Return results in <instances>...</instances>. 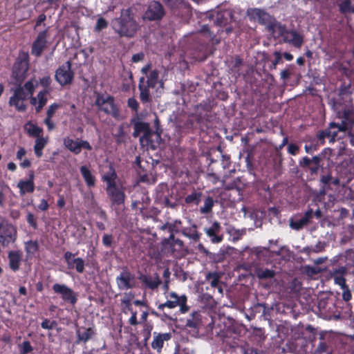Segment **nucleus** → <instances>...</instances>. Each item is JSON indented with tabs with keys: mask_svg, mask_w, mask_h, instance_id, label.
Segmentation results:
<instances>
[{
	"mask_svg": "<svg viewBox=\"0 0 354 354\" xmlns=\"http://www.w3.org/2000/svg\"><path fill=\"white\" fill-rule=\"evenodd\" d=\"M241 329L231 326L223 334V342L227 350L234 354H257V350L250 347L245 342L239 338Z\"/></svg>",
	"mask_w": 354,
	"mask_h": 354,
	"instance_id": "2",
	"label": "nucleus"
},
{
	"mask_svg": "<svg viewBox=\"0 0 354 354\" xmlns=\"http://www.w3.org/2000/svg\"><path fill=\"white\" fill-rule=\"evenodd\" d=\"M282 40L284 43L290 44L297 48H301L304 43L303 37L294 30L286 29L282 37Z\"/></svg>",
	"mask_w": 354,
	"mask_h": 354,
	"instance_id": "20",
	"label": "nucleus"
},
{
	"mask_svg": "<svg viewBox=\"0 0 354 354\" xmlns=\"http://www.w3.org/2000/svg\"><path fill=\"white\" fill-rule=\"evenodd\" d=\"M182 225L180 220H174L173 222H166L165 224L159 227V230H167L169 233L167 238H165L161 241L163 249L171 252L173 254L176 252H181L184 248V243L179 239H176L174 234L180 232V229Z\"/></svg>",
	"mask_w": 354,
	"mask_h": 354,
	"instance_id": "3",
	"label": "nucleus"
},
{
	"mask_svg": "<svg viewBox=\"0 0 354 354\" xmlns=\"http://www.w3.org/2000/svg\"><path fill=\"white\" fill-rule=\"evenodd\" d=\"M48 28L39 32L31 47V54L36 57L41 55L47 47Z\"/></svg>",
	"mask_w": 354,
	"mask_h": 354,
	"instance_id": "14",
	"label": "nucleus"
},
{
	"mask_svg": "<svg viewBox=\"0 0 354 354\" xmlns=\"http://www.w3.org/2000/svg\"><path fill=\"white\" fill-rule=\"evenodd\" d=\"M64 145L67 149L75 155L80 153L82 148L88 151L92 150V147L87 140L77 141L66 137L64 138Z\"/></svg>",
	"mask_w": 354,
	"mask_h": 354,
	"instance_id": "16",
	"label": "nucleus"
},
{
	"mask_svg": "<svg viewBox=\"0 0 354 354\" xmlns=\"http://www.w3.org/2000/svg\"><path fill=\"white\" fill-rule=\"evenodd\" d=\"M55 293L60 295L62 299L70 304L74 306L77 301V295L74 290L65 284L55 283L53 286Z\"/></svg>",
	"mask_w": 354,
	"mask_h": 354,
	"instance_id": "12",
	"label": "nucleus"
},
{
	"mask_svg": "<svg viewBox=\"0 0 354 354\" xmlns=\"http://www.w3.org/2000/svg\"><path fill=\"white\" fill-rule=\"evenodd\" d=\"M330 126L331 127L337 128V131H340L341 132H344L347 131L352 125L349 124L347 121L343 120L340 124H337L336 122H332L330 123Z\"/></svg>",
	"mask_w": 354,
	"mask_h": 354,
	"instance_id": "54",
	"label": "nucleus"
},
{
	"mask_svg": "<svg viewBox=\"0 0 354 354\" xmlns=\"http://www.w3.org/2000/svg\"><path fill=\"white\" fill-rule=\"evenodd\" d=\"M17 238L16 227L5 218L0 216V243L8 247L14 243Z\"/></svg>",
	"mask_w": 354,
	"mask_h": 354,
	"instance_id": "4",
	"label": "nucleus"
},
{
	"mask_svg": "<svg viewBox=\"0 0 354 354\" xmlns=\"http://www.w3.org/2000/svg\"><path fill=\"white\" fill-rule=\"evenodd\" d=\"M28 95L26 93L24 88L19 86L15 90L12 96L24 101Z\"/></svg>",
	"mask_w": 354,
	"mask_h": 354,
	"instance_id": "56",
	"label": "nucleus"
},
{
	"mask_svg": "<svg viewBox=\"0 0 354 354\" xmlns=\"http://www.w3.org/2000/svg\"><path fill=\"white\" fill-rule=\"evenodd\" d=\"M95 104L104 113L111 114L114 118L120 115V111L115 104L114 97L111 95L104 97L103 95H99L96 98Z\"/></svg>",
	"mask_w": 354,
	"mask_h": 354,
	"instance_id": "8",
	"label": "nucleus"
},
{
	"mask_svg": "<svg viewBox=\"0 0 354 354\" xmlns=\"http://www.w3.org/2000/svg\"><path fill=\"white\" fill-rule=\"evenodd\" d=\"M254 274L259 280L262 281L274 278L276 275V272L267 268L257 267L254 270Z\"/></svg>",
	"mask_w": 354,
	"mask_h": 354,
	"instance_id": "34",
	"label": "nucleus"
},
{
	"mask_svg": "<svg viewBox=\"0 0 354 354\" xmlns=\"http://www.w3.org/2000/svg\"><path fill=\"white\" fill-rule=\"evenodd\" d=\"M320 188L319 194L321 196L326 194L329 190H333L332 186L338 187L340 184V180L337 177H333L331 172H328L326 174H323L319 180Z\"/></svg>",
	"mask_w": 354,
	"mask_h": 354,
	"instance_id": "15",
	"label": "nucleus"
},
{
	"mask_svg": "<svg viewBox=\"0 0 354 354\" xmlns=\"http://www.w3.org/2000/svg\"><path fill=\"white\" fill-rule=\"evenodd\" d=\"M330 352L331 350L329 347V341L321 336L319 343L314 351V354H330Z\"/></svg>",
	"mask_w": 354,
	"mask_h": 354,
	"instance_id": "41",
	"label": "nucleus"
},
{
	"mask_svg": "<svg viewBox=\"0 0 354 354\" xmlns=\"http://www.w3.org/2000/svg\"><path fill=\"white\" fill-rule=\"evenodd\" d=\"M59 107L60 105L57 103H53L50 105L46 112V117L53 118L57 109Z\"/></svg>",
	"mask_w": 354,
	"mask_h": 354,
	"instance_id": "63",
	"label": "nucleus"
},
{
	"mask_svg": "<svg viewBox=\"0 0 354 354\" xmlns=\"http://www.w3.org/2000/svg\"><path fill=\"white\" fill-rule=\"evenodd\" d=\"M108 26L107 21L103 17H100L97 20L95 30L97 32L106 28Z\"/></svg>",
	"mask_w": 354,
	"mask_h": 354,
	"instance_id": "59",
	"label": "nucleus"
},
{
	"mask_svg": "<svg viewBox=\"0 0 354 354\" xmlns=\"http://www.w3.org/2000/svg\"><path fill=\"white\" fill-rule=\"evenodd\" d=\"M167 300L166 302L160 304L158 306V309L163 310L165 308L170 309L180 306V310L182 313H187L189 307L187 305V298L186 295H183L178 296L175 292H171L167 297Z\"/></svg>",
	"mask_w": 354,
	"mask_h": 354,
	"instance_id": "5",
	"label": "nucleus"
},
{
	"mask_svg": "<svg viewBox=\"0 0 354 354\" xmlns=\"http://www.w3.org/2000/svg\"><path fill=\"white\" fill-rule=\"evenodd\" d=\"M147 77V84L153 88L156 87L158 82L159 71L156 69L150 71Z\"/></svg>",
	"mask_w": 354,
	"mask_h": 354,
	"instance_id": "45",
	"label": "nucleus"
},
{
	"mask_svg": "<svg viewBox=\"0 0 354 354\" xmlns=\"http://www.w3.org/2000/svg\"><path fill=\"white\" fill-rule=\"evenodd\" d=\"M165 15L163 6L158 1H151L149 3L142 19L145 21H160Z\"/></svg>",
	"mask_w": 354,
	"mask_h": 354,
	"instance_id": "9",
	"label": "nucleus"
},
{
	"mask_svg": "<svg viewBox=\"0 0 354 354\" xmlns=\"http://www.w3.org/2000/svg\"><path fill=\"white\" fill-rule=\"evenodd\" d=\"M214 206V200L212 197L207 196L203 206L201 207L200 212L202 214H208L212 212Z\"/></svg>",
	"mask_w": 354,
	"mask_h": 354,
	"instance_id": "47",
	"label": "nucleus"
},
{
	"mask_svg": "<svg viewBox=\"0 0 354 354\" xmlns=\"http://www.w3.org/2000/svg\"><path fill=\"white\" fill-rule=\"evenodd\" d=\"M286 29V25L277 21L275 18L274 19V21H272L267 28L268 31L270 32L275 39L282 38Z\"/></svg>",
	"mask_w": 354,
	"mask_h": 354,
	"instance_id": "30",
	"label": "nucleus"
},
{
	"mask_svg": "<svg viewBox=\"0 0 354 354\" xmlns=\"http://www.w3.org/2000/svg\"><path fill=\"white\" fill-rule=\"evenodd\" d=\"M113 136L115 138V142L117 143V145H121L122 143L125 142L126 133L124 132L123 126L121 125L118 128L117 131L113 135Z\"/></svg>",
	"mask_w": 354,
	"mask_h": 354,
	"instance_id": "50",
	"label": "nucleus"
},
{
	"mask_svg": "<svg viewBox=\"0 0 354 354\" xmlns=\"http://www.w3.org/2000/svg\"><path fill=\"white\" fill-rule=\"evenodd\" d=\"M106 191L112 205H121L124 203L126 195L122 188L116 185L114 187L106 189Z\"/></svg>",
	"mask_w": 354,
	"mask_h": 354,
	"instance_id": "21",
	"label": "nucleus"
},
{
	"mask_svg": "<svg viewBox=\"0 0 354 354\" xmlns=\"http://www.w3.org/2000/svg\"><path fill=\"white\" fill-rule=\"evenodd\" d=\"M71 62L68 60L56 70L55 78L61 86L72 83L75 73L71 69Z\"/></svg>",
	"mask_w": 354,
	"mask_h": 354,
	"instance_id": "7",
	"label": "nucleus"
},
{
	"mask_svg": "<svg viewBox=\"0 0 354 354\" xmlns=\"http://www.w3.org/2000/svg\"><path fill=\"white\" fill-rule=\"evenodd\" d=\"M20 354H28L33 351V348L29 341L26 340L19 346Z\"/></svg>",
	"mask_w": 354,
	"mask_h": 354,
	"instance_id": "55",
	"label": "nucleus"
},
{
	"mask_svg": "<svg viewBox=\"0 0 354 354\" xmlns=\"http://www.w3.org/2000/svg\"><path fill=\"white\" fill-rule=\"evenodd\" d=\"M113 237L112 234H104L102 236V244L106 248H111L113 245Z\"/></svg>",
	"mask_w": 354,
	"mask_h": 354,
	"instance_id": "60",
	"label": "nucleus"
},
{
	"mask_svg": "<svg viewBox=\"0 0 354 354\" xmlns=\"http://www.w3.org/2000/svg\"><path fill=\"white\" fill-rule=\"evenodd\" d=\"M28 61V54H24L23 56L19 57L15 61L13 66L12 74L17 82H21L26 77L29 66Z\"/></svg>",
	"mask_w": 354,
	"mask_h": 354,
	"instance_id": "11",
	"label": "nucleus"
},
{
	"mask_svg": "<svg viewBox=\"0 0 354 354\" xmlns=\"http://www.w3.org/2000/svg\"><path fill=\"white\" fill-rule=\"evenodd\" d=\"M180 233L193 243L198 242L201 236V234L197 230V226L196 224H193L190 227H183L181 230Z\"/></svg>",
	"mask_w": 354,
	"mask_h": 354,
	"instance_id": "31",
	"label": "nucleus"
},
{
	"mask_svg": "<svg viewBox=\"0 0 354 354\" xmlns=\"http://www.w3.org/2000/svg\"><path fill=\"white\" fill-rule=\"evenodd\" d=\"M75 254L67 251L64 254V261L67 268L70 270L75 269L77 272L83 273L84 271V261L80 257L75 258Z\"/></svg>",
	"mask_w": 354,
	"mask_h": 354,
	"instance_id": "18",
	"label": "nucleus"
},
{
	"mask_svg": "<svg viewBox=\"0 0 354 354\" xmlns=\"http://www.w3.org/2000/svg\"><path fill=\"white\" fill-rule=\"evenodd\" d=\"M26 221L34 229H37V223L36 218L32 213H31V212L28 213L27 216H26Z\"/></svg>",
	"mask_w": 354,
	"mask_h": 354,
	"instance_id": "62",
	"label": "nucleus"
},
{
	"mask_svg": "<svg viewBox=\"0 0 354 354\" xmlns=\"http://www.w3.org/2000/svg\"><path fill=\"white\" fill-rule=\"evenodd\" d=\"M25 250L27 254H34L38 251L39 245L36 241H28L25 243Z\"/></svg>",
	"mask_w": 354,
	"mask_h": 354,
	"instance_id": "51",
	"label": "nucleus"
},
{
	"mask_svg": "<svg viewBox=\"0 0 354 354\" xmlns=\"http://www.w3.org/2000/svg\"><path fill=\"white\" fill-rule=\"evenodd\" d=\"M94 335V332L91 328H88L84 330V332H81L80 330H77V343L80 342H86L88 341L92 336Z\"/></svg>",
	"mask_w": 354,
	"mask_h": 354,
	"instance_id": "44",
	"label": "nucleus"
},
{
	"mask_svg": "<svg viewBox=\"0 0 354 354\" xmlns=\"http://www.w3.org/2000/svg\"><path fill=\"white\" fill-rule=\"evenodd\" d=\"M115 281L118 289L121 290L134 288L137 285L135 275L127 270L122 271L116 277Z\"/></svg>",
	"mask_w": 354,
	"mask_h": 354,
	"instance_id": "13",
	"label": "nucleus"
},
{
	"mask_svg": "<svg viewBox=\"0 0 354 354\" xmlns=\"http://www.w3.org/2000/svg\"><path fill=\"white\" fill-rule=\"evenodd\" d=\"M35 172L32 170L28 172V178L19 180L17 187L19 189V195L24 196L26 194H32L35 191Z\"/></svg>",
	"mask_w": 354,
	"mask_h": 354,
	"instance_id": "17",
	"label": "nucleus"
},
{
	"mask_svg": "<svg viewBox=\"0 0 354 354\" xmlns=\"http://www.w3.org/2000/svg\"><path fill=\"white\" fill-rule=\"evenodd\" d=\"M57 325V323L56 321L53 320L50 321L48 319L45 318L41 323V327L43 329H47V330H51L56 327Z\"/></svg>",
	"mask_w": 354,
	"mask_h": 354,
	"instance_id": "57",
	"label": "nucleus"
},
{
	"mask_svg": "<svg viewBox=\"0 0 354 354\" xmlns=\"http://www.w3.org/2000/svg\"><path fill=\"white\" fill-rule=\"evenodd\" d=\"M352 94V89L351 84L345 85L343 84L339 88V95L344 96Z\"/></svg>",
	"mask_w": 354,
	"mask_h": 354,
	"instance_id": "64",
	"label": "nucleus"
},
{
	"mask_svg": "<svg viewBox=\"0 0 354 354\" xmlns=\"http://www.w3.org/2000/svg\"><path fill=\"white\" fill-rule=\"evenodd\" d=\"M8 104L10 106H14L19 112H24L27 109L23 100L12 96L10 97Z\"/></svg>",
	"mask_w": 354,
	"mask_h": 354,
	"instance_id": "43",
	"label": "nucleus"
},
{
	"mask_svg": "<svg viewBox=\"0 0 354 354\" xmlns=\"http://www.w3.org/2000/svg\"><path fill=\"white\" fill-rule=\"evenodd\" d=\"M150 133L147 138V142H140L142 146L151 149H156L158 145L160 134L150 129Z\"/></svg>",
	"mask_w": 354,
	"mask_h": 354,
	"instance_id": "36",
	"label": "nucleus"
},
{
	"mask_svg": "<svg viewBox=\"0 0 354 354\" xmlns=\"http://www.w3.org/2000/svg\"><path fill=\"white\" fill-rule=\"evenodd\" d=\"M340 288L342 290V298L345 301H348L352 298V295L349 287L348 285L344 284V286H340Z\"/></svg>",
	"mask_w": 354,
	"mask_h": 354,
	"instance_id": "58",
	"label": "nucleus"
},
{
	"mask_svg": "<svg viewBox=\"0 0 354 354\" xmlns=\"http://www.w3.org/2000/svg\"><path fill=\"white\" fill-rule=\"evenodd\" d=\"M81 174L88 187H93L95 185V178L91 174L90 169L85 165L80 167Z\"/></svg>",
	"mask_w": 354,
	"mask_h": 354,
	"instance_id": "39",
	"label": "nucleus"
},
{
	"mask_svg": "<svg viewBox=\"0 0 354 354\" xmlns=\"http://www.w3.org/2000/svg\"><path fill=\"white\" fill-rule=\"evenodd\" d=\"M150 129L151 128L148 123L140 121H136L134 122L133 125L134 131L133 133V136L134 138H137L140 135L141 133H142L143 135L140 138V142L146 143L149 135L151 134Z\"/></svg>",
	"mask_w": 354,
	"mask_h": 354,
	"instance_id": "23",
	"label": "nucleus"
},
{
	"mask_svg": "<svg viewBox=\"0 0 354 354\" xmlns=\"http://www.w3.org/2000/svg\"><path fill=\"white\" fill-rule=\"evenodd\" d=\"M214 37V35L210 31L207 25L203 26L200 31L195 36L196 39L202 41L201 46L203 49L207 48L209 41L213 42Z\"/></svg>",
	"mask_w": 354,
	"mask_h": 354,
	"instance_id": "26",
	"label": "nucleus"
},
{
	"mask_svg": "<svg viewBox=\"0 0 354 354\" xmlns=\"http://www.w3.org/2000/svg\"><path fill=\"white\" fill-rule=\"evenodd\" d=\"M342 118L349 122L351 125L354 124V110L350 108H345L342 110Z\"/></svg>",
	"mask_w": 354,
	"mask_h": 354,
	"instance_id": "46",
	"label": "nucleus"
},
{
	"mask_svg": "<svg viewBox=\"0 0 354 354\" xmlns=\"http://www.w3.org/2000/svg\"><path fill=\"white\" fill-rule=\"evenodd\" d=\"M118 178L115 169L112 165H109L108 171L102 176V180L106 184V189L115 187Z\"/></svg>",
	"mask_w": 354,
	"mask_h": 354,
	"instance_id": "29",
	"label": "nucleus"
},
{
	"mask_svg": "<svg viewBox=\"0 0 354 354\" xmlns=\"http://www.w3.org/2000/svg\"><path fill=\"white\" fill-rule=\"evenodd\" d=\"M24 128L28 135L30 137L37 138L42 136L43 129L33 124L31 121H28L25 124Z\"/></svg>",
	"mask_w": 354,
	"mask_h": 354,
	"instance_id": "40",
	"label": "nucleus"
},
{
	"mask_svg": "<svg viewBox=\"0 0 354 354\" xmlns=\"http://www.w3.org/2000/svg\"><path fill=\"white\" fill-rule=\"evenodd\" d=\"M326 243L325 242L319 241L316 245L311 247L304 248V252L310 253L315 252L319 253L324 250Z\"/></svg>",
	"mask_w": 354,
	"mask_h": 354,
	"instance_id": "48",
	"label": "nucleus"
},
{
	"mask_svg": "<svg viewBox=\"0 0 354 354\" xmlns=\"http://www.w3.org/2000/svg\"><path fill=\"white\" fill-rule=\"evenodd\" d=\"M221 226L220 223L214 221L209 227L204 229L207 236L213 243H218L223 241V236L221 234Z\"/></svg>",
	"mask_w": 354,
	"mask_h": 354,
	"instance_id": "22",
	"label": "nucleus"
},
{
	"mask_svg": "<svg viewBox=\"0 0 354 354\" xmlns=\"http://www.w3.org/2000/svg\"><path fill=\"white\" fill-rule=\"evenodd\" d=\"M247 15L249 19L252 21H258L261 25L266 26L274 21V17L271 16L268 12L261 8H248L247 10Z\"/></svg>",
	"mask_w": 354,
	"mask_h": 354,
	"instance_id": "10",
	"label": "nucleus"
},
{
	"mask_svg": "<svg viewBox=\"0 0 354 354\" xmlns=\"http://www.w3.org/2000/svg\"><path fill=\"white\" fill-rule=\"evenodd\" d=\"M163 1L177 16L183 15V12L189 11V6L185 0H163Z\"/></svg>",
	"mask_w": 354,
	"mask_h": 354,
	"instance_id": "24",
	"label": "nucleus"
},
{
	"mask_svg": "<svg viewBox=\"0 0 354 354\" xmlns=\"http://www.w3.org/2000/svg\"><path fill=\"white\" fill-rule=\"evenodd\" d=\"M322 159L321 154L314 156L312 158H310L308 156H304L299 160V165L303 169H306L307 167H309L310 165H321L320 163Z\"/></svg>",
	"mask_w": 354,
	"mask_h": 354,
	"instance_id": "38",
	"label": "nucleus"
},
{
	"mask_svg": "<svg viewBox=\"0 0 354 354\" xmlns=\"http://www.w3.org/2000/svg\"><path fill=\"white\" fill-rule=\"evenodd\" d=\"M48 144V138L40 136L36 138L34 145V152L37 158H41L43 155V149Z\"/></svg>",
	"mask_w": 354,
	"mask_h": 354,
	"instance_id": "37",
	"label": "nucleus"
},
{
	"mask_svg": "<svg viewBox=\"0 0 354 354\" xmlns=\"http://www.w3.org/2000/svg\"><path fill=\"white\" fill-rule=\"evenodd\" d=\"M138 279L145 288L151 290L157 289L162 283V280L157 273H155L154 278L149 274H140L138 277Z\"/></svg>",
	"mask_w": 354,
	"mask_h": 354,
	"instance_id": "19",
	"label": "nucleus"
},
{
	"mask_svg": "<svg viewBox=\"0 0 354 354\" xmlns=\"http://www.w3.org/2000/svg\"><path fill=\"white\" fill-rule=\"evenodd\" d=\"M339 10L343 14L354 13V6L351 4V0H342L338 3Z\"/></svg>",
	"mask_w": 354,
	"mask_h": 354,
	"instance_id": "42",
	"label": "nucleus"
},
{
	"mask_svg": "<svg viewBox=\"0 0 354 354\" xmlns=\"http://www.w3.org/2000/svg\"><path fill=\"white\" fill-rule=\"evenodd\" d=\"M172 335L171 333H160L157 332L153 333V341L151 342V348L158 353H161L164 346L165 342L171 339Z\"/></svg>",
	"mask_w": 354,
	"mask_h": 354,
	"instance_id": "25",
	"label": "nucleus"
},
{
	"mask_svg": "<svg viewBox=\"0 0 354 354\" xmlns=\"http://www.w3.org/2000/svg\"><path fill=\"white\" fill-rule=\"evenodd\" d=\"M112 27L120 37L129 38L133 37L140 29L131 8L122 9L120 17L113 20Z\"/></svg>",
	"mask_w": 354,
	"mask_h": 354,
	"instance_id": "1",
	"label": "nucleus"
},
{
	"mask_svg": "<svg viewBox=\"0 0 354 354\" xmlns=\"http://www.w3.org/2000/svg\"><path fill=\"white\" fill-rule=\"evenodd\" d=\"M206 279L210 283L213 288H216L218 286L219 276L217 272H209L206 275Z\"/></svg>",
	"mask_w": 354,
	"mask_h": 354,
	"instance_id": "53",
	"label": "nucleus"
},
{
	"mask_svg": "<svg viewBox=\"0 0 354 354\" xmlns=\"http://www.w3.org/2000/svg\"><path fill=\"white\" fill-rule=\"evenodd\" d=\"M346 274L347 268L345 266L333 268L330 272V277L334 280V283L339 286L346 284L345 276Z\"/></svg>",
	"mask_w": 354,
	"mask_h": 354,
	"instance_id": "28",
	"label": "nucleus"
},
{
	"mask_svg": "<svg viewBox=\"0 0 354 354\" xmlns=\"http://www.w3.org/2000/svg\"><path fill=\"white\" fill-rule=\"evenodd\" d=\"M145 77H141L139 80L138 84L140 99L143 104L147 103L151 100L149 88L151 87L147 84L145 85Z\"/></svg>",
	"mask_w": 354,
	"mask_h": 354,
	"instance_id": "32",
	"label": "nucleus"
},
{
	"mask_svg": "<svg viewBox=\"0 0 354 354\" xmlns=\"http://www.w3.org/2000/svg\"><path fill=\"white\" fill-rule=\"evenodd\" d=\"M300 148L295 143H290L288 145L287 151L289 154L292 156H296L299 153Z\"/></svg>",
	"mask_w": 354,
	"mask_h": 354,
	"instance_id": "61",
	"label": "nucleus"
},
{
	"mask_svg": "<svg viewBox=\"0 0 354 354\" xmlns=\"http://www.w3.org/2000/svg\"><path fill=\"white\" fill-rule=\"evenodd\" d=\"M214 23L220 27H225L224 31L230 34L233 30L232 24L235 22L234 15L231 10H224L216 13L213 17Z\"/></svg>",
	"mask_w": 354,
	"mask_h": 354,
	"instance_id": "6",
	"label": "nucleus"
},
{
	"mask_svg": "<svg viewBox=\"0 0 354 354\" xmlns=\"http://www.w3.org/2000/svg\"><path fill=\"white\" fill-rule=\"evenodd\" d=\"M48 93V91L44 90L40 91L38 94L37 97H32L30 98V103L32 105H36L37 100H38V105L36 106L35 110L37 113H39L41 110V109L46 105L47 102V94Z\"/></svg>",
	"mask_w": 354,
	"mask_h": 354,
	"instance_id": "33",
	"label": "nucleus"
},
{
	"mask_svg": "<svg viewBox=\"0 0 354 354\" xmlns=\"http://www.w3.org/2000/svg\"><path fill=\"white\" fill-rule=\"evenodd\" d=\"M307 225H308V223L302 217L299 219L294 220V219L291 218L290 220V227L295 230H299Z\"/></svg>",
	"mask_w": 354,
	"mask_h": 354,
	"instance_id": "49",
	"label": "nucleus"
},
{
	"mask_svg": "<svg viewBox=\"0 0 354 354\" xmlns=\"http://www.w3.org/2000/svg\"><path fill=\"white\" fill-rule=\"evenodd\" d=\"M316 138L321 145L325 144V139L328 138L330 140V131L328 128L320 130L317 133Z\"/></svg>",
	"mask_w": 354,
	"mask_h": 354,
	"instance_id": "52",
	"label": "nucleus"
},
{
	"mask_svg": "<svg viewBox=\"0 0 354 354\" xmlns=\"http://www.w3.org/2000/svg\"><path fill=\"white\" fill-rule=\"evenodd\" d=\"M202 324L201 315L199 312L192 313L186 321V327L198 330Z\"/></svg>",
	"mask_w": 354,
	"mask_h": 354,
	"instance_id": "35",
	"label": "nucleus"
},
{
	"mask_svg": "<svg viewBox=\"0 0 354 354\" xmlns=\"http://www.w3.org/2000/svg\"><path fill=\"white\" fill-rule=\"evenodd\" d=\"M8 265L10 269L17 272L20 269L22 261V253L19 250H10L8 253Z\"/></svg>",
	"mask_w": 354,
	"mask_h": 354,
	"instance_id": "27",
	"label": "nucleus"
}]
</instances>
